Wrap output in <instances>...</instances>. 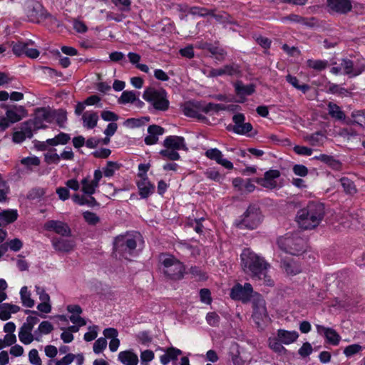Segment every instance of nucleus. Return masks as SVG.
I'll use <instances>...</instances> for the list:
<instances>
[{
	"label": "nucleus",
	"mask_w": 365,
	"mask_h": 365,
	"mask_svg": "<svg viewBox=\"0 0 365 365\" xmlns=\"http://www.w3.org/2000/svg\"><path fill=\"white\" fill-rule=\"evenodd\" d=\"M242 267L245 272L252 277L263 280L264 284L270 286L273 284L267 275L268 264L263 258L250 249H245L241 254Z\"/></svg>",
	"instance_id": "1"
},
{
	"label": "nucleus",
	"mask_w": 365,
	"mask_h": 365,
	"mask_svg": "<svg viewBox=\"0 0 365 365\" xmlns=\"http://www.w3.org/2000/svg\"><path fill=\"white\" fill-rule=\"evenodd\" d=\"M323 215L324 207L322 205L310 203L306 208L298 212L297 221L302 229H312L319 225Z\"/></svg>",
	"instance_id": "2"
},
{
	"label": "nucleus",
	"mask_w": 365,
	"mask_h": 365,
	"mask_svg": "<svg viewBox=\"0 0 365 365\" xmlns=\"http://www.w3.org/2000/svg\"><path fill=\"white\" fill-rule=\"evenodd\" d=\"M141 240V236L138 232L127 233L118 236L114 241V254L115 257H122L130 259L135 254L137 242Z\"/></svg>",
	"instance_id": "3"
},
{
	"label": "nucleus",
	"mask_w": 365,
	"mask_h": 365,
	"mask_svg": "<svg viewBox=\"0 0 365 365\" xmlns=\"http://www.w3.org/2000/svg\"><path fill=\"white\" fill-rule=\"evenodd\" d=\"M161 269L168 278L178 280L183 277L185 267L178 259L169 254H162L159 257Z\"/></svg>",
	"instance_id": "4"
},
{
	"label": "nucleus",
	"mask_w": 365,
	"mask_h": 365,
	"mask_svg": "<svg viewBox=\"0 0 365 365\" xmlns=\"http://www.w3.org/2000/svg\"><path fill=\"white\" fill-rule=\"evenodd\" d=\"M279 248L286 253L299 255L305 250L306 242L297 235L287 234L277 241Z\"/></svg>",
	"instance_id": "5"
},
{
	"label": "nucleus",
	"mask_w": 365,
	"mask_h": 365,
	"mask_svg": "<svg viewBox=\"0 0 365 365\" xmlns=\"http://www.w3.org/2000/svg\"><path fill=\"white\" fill-rule=\"evenodd\" d=\"M143 98L152 105L155 110L165 111L169 108L168 94L163 88H147L143 92Z\"/></svg>",
	"instance_id": "6"
},
{
	"label": "nucleus",
	"mask_w": 365,
	"mask_h": 365,
	"mask_svg": "<svg viewBox=\"0 0 365 365\" xmlns=\"http://www.w3.org/2000/svg\"><path fill=\"white\" fill-rule=\"evenodd\" d=\"M261 222L262 215L259 209L255 206H250L236 224L239 228L253 230L257 228Z\"/></svg>",
	"instance_id": "7"
},
{
	"label": "nucleus",
	"mask_w": 365,
	"mask_h": 365,
	"mask_svg": "<svg viewBox=\"0 0 365 365\" xmlns=\"http://www.w3.org/2000/svg\"><path fill=\"white\" fill-rule=\"evenodd\" d=\"M252 318L258 327H261L269 320L265 307V302L262 296L257 293H255L253 299Z\"/></svg>",
	"instance_id": "8"
},
{
	"label": "nucleus",
	"mask_w": 365,
	"mask_h": 365,
	"mask_svg": "<svg viewBox=\"0 0 365 365\" xmlns=\"http://www.w3.org/2000/svg\"><path fill=\"white\" fill-rule=\"evenodd\" d=\"M252 287L249 283H245L244 286L240 284L235 285L230 292V297L235 300H240L243 302H247L250 299H253Z\"/></svg>",
	"instance_id": "9"
},
{
	"label": "nucleus",
	"mask_w": 365,
	"mask_h": 365,
	"mask_svg": "<svg viewBox=\"0 0 365 365\" xmlns=\"http://www.w3.org/2000/svg\"><path fill=\"white\" fill-rule=\"evenodd\" d=\"M103 178L102 171L96 170L93 173V179L91 180L88 177L84 178L81 180L82 192L87 195L91 196L96 192L99 186V182Z\"/></svg>",
	"instance_id": "10"
},
{
	"label": "nucleus",
	"mask_w": 365,
	"mask_h": 365,
	"mask_svg": "<svg viewBox=\"0 0 365 365\" xmlns=\"http://www.w3.org/2000/svg\"><path fill=\"white\" fill-rule=\"evenodd\" d=\"M48 123H52V110L44 108L37 109L33 120L34 128H44Z\"/></svg>",
	"instance_id": "11"
},
{
	"label": "nucleus",
	"mask_w": 365,
	"mask_h": 365,
	"mask_svg": "<svg viewBox=\"0 0 365 365\" xmlns=\"http://www.w3.org/2000/svg\"><path fill=\"white\" fill-rule=\"evenodd\" d=\"M341 64L343 74L347 75L349 78L356 77L365 71V63L354 65L352 61L344 58L341 60Z\"/></svg>",
	"instance_id": "12"
},
{
	"label": "nucleus",
	"mask_w": 365,
	"mask_h": 365,
	"mask_svg": "<svg viewBox=\"0 0 365 365\" xmlns=\"http://www.w3.org/2000/svg\"><path fill=\"white\" fill-rule=\"evenodd\" d=\"M280 176V173L277 170H270L264 173L262 178H257L256 182L261 186L273 189L277 186V180Z\"/></svg>",
	"instance_id": "13"
},
{
	"label": "nucleus",
	"mask_w": 365,
	"mask_h": 365,
	"mask_svg": "<svg viewBox=\"0 0 365 365\" xmlns=\"http://www.w3.org/2000/svg\"><path fill=\"white\" fill-rule=\"evenodd\" d=\"M45 230L53 231L56 234L62 236H70L71 231L68 225L59 220H48L44 225Z\"/></svg>",
	"instance_id": "14"
},
{
	"label": "nucleus",
	"mask_w": 365,
	"mask_h": 365,
	"mask_svg": "<svg viewBox=\"0 0 365 365\" xmlns=\"http://www.w3.org/2000/svg\"><path fill=\"white\" fill-rule=\"evenodd\" d=\"M316 329L318 334L324 336L328 344L334 346L339 344L341 336L334 329L319 324L316 325Z\"/></svg>",
	"instance_id": "15"
},
{
	"label": "nucleus",
	"mask_w": 365,
	"mask_h": 365,
	"mask_svg": "<svg viewBox=\"0 0 365 365\" xmlns=\"http://www.w3.org/2000/svg\"><path fill=\"white\" fill-rule=\"evenodd\" d=\"M205 155L208 159L215 160L217 164L226 169L231 170L233 168L232 163L227 159L223 158L222 153L217 148L207 149Z\"/></svg>",
	"instance_id": "16"
},
{
	"label": "nucleus",
	"mask_w": 365,
	"mask_h": 365,
	"mask_svg": "<svg viewBox=\"0 0 365 365\" xmlns=\"http://www.w3.org/2000/svg\"><path fill=\"white\" fill-rule=\"evenodd\" d=\"M245 115L242 113L234 115L232 120L235 123L233 131L239 135H247L252 130V125L250 123H245Z\"/></svg>",
	"instance_id": "17"
},
{
	"label": "nucleus",
	"mask_w": 365,
	"mask_h": 365,
	"mask_svg": "<svg viewBox=\"0 0 365 365\" xmlns=\"http://www.w3.org/2000/svg\"><path fill=\"white\" fill-rule=\"evenodd\" d=\"M157 350H160L163 354L160 356V361L162 365H168L170 361H175L178 357L182 354V351L175 347L171 346L168 348L158 347Z\"/></svg>",
	"instance_id": "18"
},
{
	"label": "nucleus",
	"mask_w": 365,
	"mask_h": 365,
	"mask_svg": "<svg viewBox=\"0 0 365 365\" xmlns=\"http://www.w3.org/2000/svg\"><path fill=\"white\" fill-rule=\"evenodd\" d=\"M11 124L17 123L27 115L25 108L22 106H14L6 109V114Z\"/></svg>",
	"instance_id": "19"
},
{
	"label": "nucleus",
	"mask_w": 365,
	"mask_h": 365,
	"mask_svg": "<svg viewBox=\"0 0 365 365\" xmlns=\"http://www.w3.org/2000/svg\"><path fill=\"white\" fill-rule=\"evenodd\" d=\"M330 10L339 14H346L351 10V0H327Z\"/></svg>",
	"instance_id": "20"
},
{
	"label": "nucleus",
	"mask_w": 365,
	"mask_h": 365,
	"mask_svg": "<svg viewBox=\"0 0 365 365\" xmlns=\"http://www.w3.org/2000/svg\"><path fill=\"white\" fill-rule=\"evenodd\" d=\"M53 247L58 252H69L73 250L76 242L73 240L53 238L51 241Z\"/></svg>",
	"instance_id": "21"
},
{
	"label": "nucleus",
	"mask_w": 365,
	"mask_h": 365,
	"mask_svg": "<svg viewBox=\"0 0 365 365\" xmlns=\"http://www.w3.org/2000/svg\"><path fill=\"white\" fill-rule=\"evenodd\" d=\"M235 88L238 103H243L247 96H250L255 92V86L252 84L245 85L240 81L235 84Z\"/></svg>",
	"instance_id": "22"
},
{
	"label": "nucleus",
	"mask_w": 365,
	"mask_h": 365,
	"mask_svg": "<svg viewBox=\"0 0 365 365\" xmlns=\"http://www.w3.org/2000/svg\"><path fill=\"white\" fill-rule=\"evenodd\" d=\"M165 148H170L175 150H186L187 146L185 138L178 135H170L165 138L163 142Z\"/></svg>",
	"instance_id": "23"
},
{
	"label": "nucleus",
	"mask_w": 365,
	"mask_h": 365,
	"mask_svg": "<svg viewBox=\"0 0 365 365\" xmlns=\"http://www.w3.org/2000/svg\"><path fill=\"white\" fill-rule=\"evenodd\" d=\"M137 186L139 190V194L142 198H147L155 190V185L152 184L147 177L140 178L137 181Z\"/></svg>",
	"instance_id": "24"
},
{
	"label": "nucleus",
	"mask_w": 365,
	"mask_h": 365,
	"mask_svg": "<svg viewBox=\"0 0 365 365\" xmlns=\"http://www.w3.org/2000/svg\"><path fill=\"white\" fill-rule=\"evenodd\" d=\"M239 73V68L237 65H227L220 68H212L207 74L210 77H217L224 75L233 76Z\"/></svg>",
	"instance_id": "25"
},
{
	"label": "nucleus",
	"mask_w": 365,
	"mask_h": 365,
	"mask_svg": "<svg viewBox=\"0 0 365 365\" xmlns=\"http://www.w3.org/2000/svg\"><path fill=\"white\" fill-rule=\"evenodd\" d=\"M118 102L120 104L135 103L138 108H141L144 105L143 102L138 98L136 93L133 91H123Z\"/></svg>",
	"instance_id": "26"
},
{
	"label": "nucleus",
	"mask_w": 365,
	"mask_h": 365,
	"mask_svg": "<svg viewBox=\"0 0 365 365\" xmlns=\"http://www.w3.org/2000/svg\"><path fill=\"white\" fill-rule=\"evenodd\" d=\"M103 335L105 338L110 339L109 342L110 351H116L120 346V340L118 339V331L114 328H107L104 329Z\"/></svg>",
	"instance_id": "27"
},
{
	"label": "nucleus",
	"mask_w": 365,
	"mask_h": 365,
	"mask_svg": "<svg viewBox=\"0 0 365 365\" xmlns=\"http://www.w3.org/2000/svg\"><path fill=\"white\" fill-rule=\"evenodd\" d=\"M18 217L19 212L16 209H6L0 212V223L4 225L14 223Z\"/></svg>",
	"instance_id": "28"
},
{
	"label": "nucleus",
	"mask_w": 365,
	"mask_h": 365,
	"mask_svg": "<svg viewBox=\"0 0 365 365\" xmlns=\"http://www.w3.org/2000/svg\"><path fill=\"white\" fill-rule=\"evenodd\" d=\"M98 115L94 111H86L82 115L83 125L87 129L94 128L98 121Z\"/></svg>",
	"instance_id": "29"
},
{
	"label": "nucleus",
	"mask_w": 365,
	"mask_h": 365,
	"mask_svg": "<svg viewBox=\"0 0 365 365\" xmlns=\"http://www.w3.org/2000/svg\"><path fill=\"white\" fill-rule=\"evenodd\" d=\"M277 337L282 344H290L298 339L299 334L296 331L279 329L277 332Z\"/></svg>",
	"instance_id": "30"
},
{
	"label": "nucleus",
	"mask_w": 365,
	"mask_h": 365,
	"mask_svg": "<svg viewBox=\"0 0 365 365\" xmlns=\"http://www.w3.org/2000/svg\"><path fill=\"white\" fill-rule=\"evenodd\" d=\"M118 360L125 365H137L139 359L136 354L132 351H123L118 354Z\"/></svg>",
	"instance_id": "31"
},
{
	"label": "nucleus",
	"mask_w": 365,
	"mask_h": 365,
	"mask_svg": "<svg viewBox=\"0 0 365 365\" xmlns=\"http://www.w3.org/2000/svg\"><path fill=\"white\" fill-rule=\"evenodd\" d=\"M20 307L7 303L0 304V319L1 320H7L11 317V314L18 312Z\"/></svg>",
	"instance_id": "32"
},
{
	"label": "nucleus",
	"mask_w": 365,
	"mask_h": 365,
	"mask_svg": "<svg viewBox=\"0 0 365 365\" xmlns=\"http://www.w3.org/2000/svg\"><path fill=\"white\" fill-rule=\"evenodd\" d=\"M313 159L320 160L327 164L329 166H330L331 168L334 170H339L341 167V163L331 155L321 154L319 155L314 156Z\"/></svg>",
	"instance_id": "33"
},
{
	"label": "nucleus",
	"mask_w": 365,
	"mask_h": 365,
	"mask_svg": "<svg viewBox=\"0 0 365 365\" xmlns=\"http://www.w3.org/2000/svg\"><path fill=\"white\" fill-rule=\"evenodd\" d=\"M19 338L24 344H30L34 339L32 334V329L23 325L19 332Z\"/></svg>",
	"instance_id": "34"
},
{
	"label": "nucleus",
	"mask_w": 365,
	"mask_h": 365,
	"mask_svg": "<svg viewBox=\"0 0 365 365\" xmlns=\"http://www.w3.org/2000/svg\"><path fill=\"white\" fill-rule=\"evenodd\" d=\"M149 120V117L131 118L125 120L123 125L128 128L133 129L145 125Z\"/></svg>",
	"instance_id": "35"
},
{
	"label": "nucleus",
	"mask_w": 365,
	"mask_h": 365,
	"mask_svg": "<svg viewBox=\"0 0 365 365\" xmlns=\"http://www.w3.org/2000/svg\"><path fill=\"white\" fill-rule=\"evenodd\" d=\"M282 267L286 273L289 275H295L301 272L300 265L292 259L288 261L284 260L282 262Z\"/></svg>",
	"instance_id": "36"
},
{
	"label": "nucleus",
	"mask_w": 365,
	"mask_h": 365,
	"mask_svg": "<svg viewBox=\"0 0 365 365\" xmlns=\"http://www.w3.org/2000/svg\"><path fill=\"white\" fill-rule=\"evenodd\" d=\"M20 297L22 304L24 307L31 308L34 306L35 302L31 298V294L26 286L21 287L20 290Z\"/></svg>",
	"instance_id": "37"
},
{
	"label": "nucleus",
	"mask_w": 365,
	"mask_h": 365,
	"mask_svg": "<svg viewBox=\"0 0 365 365\" xmlns=\"http://www.w3.org/2000/svg\"><path fill=\"white\" fill-rule=\"evenodd\" d=\"M305 140L313 146H321L325 143L327 137L322 133L317 132L307 135Z\"/></svg>",
	"instance_id": "38"
},
{
	"label": "nucleus",
	"mask_w": 365,
	"mask_h": 365,
	"mask_svg": "<svg viewBox=\"0 0 365 365\" xmlns=\"http://www.w3.org/2000/svg\"><path fill=\"white\" fill-rule=\"evenodd\" d=\"M33 133L30 128H24L21 130L15 131L13 133V141L16 143H22L26 138H31Z\"/></svg>",
	"instance_id": "39"
},
{
	"label": "nucleus",
	"mask_w": 365,
	"mask_h": 365,
	"mask_svg": "<svg viewBox=\"0 0 365 365\" xmlns=\"http://www.w3.org/2000/svg\"><path fill=\"white\" fill-rule=\"evenodd\" d=\"M67 120L66 113L62 110H52V123H56L59 127L64 128Z\"/></svg>",
	"instance_id": "40"
},
{
	"label": "nucleus",
	"mask_w": 365,
	"mask_h": 365,
	"mask_svg": "<svg viewBox=\"0 0 365 365\" xmlns=\"http://www.w3.org/2000/svg\"><path fill=\"white\" fill-rule=\"evenodd\" d=\"M286 80L294 88L301 91L304 93H306L310 89V87L307 84H299L297 78L290 74L286 76Z\"/></svg>",
	"instance_id": "41"
},
{
	"label": "nucleus",
	"mask_w": 365,
	"mask_h": 365,
	"mask_svg": "<svg viewBox=\"0 0 365 365\" xmlns=\"http://www.w3.org/2000/svg\"><path fill=\"white\" fill-rule=\"evenodd\" d=\"M31 45H33V42L31 41L26 42L19 41L18 43L13 44L12 50L16 56H20L24 55L27 46Z\"/></svg>",
	"instance_id": "42"
},
{
	"label": "nucleus",
	"mask_w": 365,
	"mask_h": 365,
	"mask_svg": "<svg viewBox=\"0 0 365 365\" xmlns=\"http://www.w3.org/2000/svg\"><path fill=\"white\" fill-rule=\"evenodd\" d=\"M73 201L79 205H93L96 203V200L93 197H90L89 199L86 198L83 195L75 194L72 197Z\"/></svg>",
	"instance_id": "43"
},
{
	"label": "nucleus",
	"mask_w": 365,
	"mask_h": 365,
	"mask_svg": "<svg viewBox=\"0 0 365 365\" xmlns=\"http://www.w3.org/2000/svg\"><path fill=\"white\" fill-rule=\"evenodd\" d=\"M307 65L308 67L314 70L322 71L327 68L328 62L323 60L309 59L307 61Z\"/></svg>",
	"instance_id": "44"
},
{
	"label": "nucleus",
	"mask_w": 365,
	"mask_h": 365,
	"mask_svg": "<svg viewBox=\"0 0 365 365\" xmlns=\"http://www.w3.org/2000/svg\"><path fill=\"white\" fill-rule=\"evenodd\" d=\"M329 113L333 117L339 120L344 119L345 115L341 110L340 108L332 103H329Z\"/></svg>",
	"instance_id": "45"
},
{
	"label": "nucleus",
	"mask_w": 365,
	"mask_h": 365,
	"mask_svg": "<svg viewBox=\"0 0 365 365\" xmlns=\"http://www.w3.org/2000/svg\"><path fill=\"white\" fill-rule=\"evenodd\" d=\"M362 350L363 347L361 345L358 344H354L345 347L343 353L346 357H351L354 355L359 353Z\"/></svg>",
	"instance_id": "46"
},
{
	"label": "nucleus",
	"mask_w": 365,
	"mask_h": 365,
	"mask_svg": "<svg viewBox=\"0 0 365 365\" xmlns=\"http://www.w3.org/2000/svg\"><path fill=\"white\" fill-rule=\"evenodd\" d=\"M119 168L118 165L116 163L109 161L108 162L106 167L103 168L102 173L107 178L112 177L115 172Z\"/></svg>",
	"instance_id": "47"
},
{
	"label": "nucleus",
	"mask_w": 365,
	"mask_h": 365,
	"mask_svg": "<svg viewBox=\"0 0 365 365\" xmlns=\"http://www.w3.org/2000/svg\"><path fill=\"white\" fill-rule=\"evenodd\" d=\"M160 154L163 157L171 160H177L180 158L178 151L170 148H165V149L160 150Z\"/></svg>",
	"instance_id": "48"
},
{
	"label": "nucleus",
	"mask_w": 365,
	"mask_h": 365,
	"mask_svg": "<svg viewBox=\"0 0 365 365\" xmlns=\"http://www.w3.org/2000/svg\"><path fill=\"white\" fill-rule=\"evenodd\" d=\"M26 314H31V315L27 317L26 322L24 325L33 329L34 325L39 321L38 313L36 311L26 310Z\"/></svg>",
	"instance_id": "49"
},
{
	"label": "nucleus",
	"mask_w": 365,
	"mask_h": 365,
	"mask_svg": "<svg viewBox=\"0 0 365 365\" xmlns=\"http://www.w3.org/2000/svg\"><path fill=\"white\" fill-rule=\"evenodd\" d=\"M269 346L275 352L282 354L286 351L285 348L282 346V342L278 339H269Z\"/></svg>",
	"instance_id": "50"
},
{
	"label": "nucleus",
	"mask_w": 365,
	"mask_h": 365,
	"mask_svg": "<svg viewBox=\"0 0 365 365\" xmlns=\"http://www.w3.org/2000/svg\"><path fill=\"white\" fill-rule=\"evenodd\" d=\"M341 184L344 191L349 194H354L356 192V187L354 182L346 178L341 179Z\"/></svg>",
	"instance_id": "51"
},
{
	"label": "nucleus",
	"mask_w": 365,
	"mask_h": 365,
	"mask_svg": "<svg viewBox=\"0 0 365 365\" xmlns=\"http://www.w3.org/2000/svg\"><path fill=\"white\" fill-rule=\"evenodd\" d=\"M21 163L27 168H31L32 166H38L40 164V159L35 156L31 155L26 158H24L21 160Z\"/></svg>",
	"instance_id": "52"
},
{
	"label": "nucleus",
	"mask_w": 365,
	"mask_h": 365,
	"mask_svg": "<svg viewBox=\"0 0 365 365\" xmlns=\"http://www.w3.org/2000/svg\"><path fill=\"white\" fill-rule=\"evenodd\" d=\"M88 329V331L84 334L83 339L86 341H91L98 336V327L96 325L90 326Z\"/></svg>",
	"instance_id": "53"
},
{
	"label": "nucleus",
	"mask_w": 365,
	"mask_h": 365,
	"mask_svg": "<svg viewBox=\"0 0 365 365\" xmlns=\"http://www.w3.org/2000/svg\"><path fill=\"white\" fill-rule=\"evenodd\" d=\"M107 346L106 338L101 337L98 339L93 344V351L96 354L101 353Z\"/></svg>",
	"instance_id": "54"
},
{
	"label": "nucleus",
	"mask_w": 365,
	"mask_h": 365,
	"mask_svg": "<svg viewBox=\"0 0 365 365\" xmlns=\"http://www.w3.org/2000/svg\"><path fill=\"white\" fill-rule=\"evenodd\" d=\"M35 291L41 302H51L50 296L43 287L36 285L35 286Z\"/></svg>",
	"instance_id": "55"
},
{
	"label": "nucleus",
	"mask_w": 365,
	"mask_h": 365,
	"mask_svg": "<svg viewBox=\"0 0 365 365\" xmlns=\"http://www.w3.org/2000/svg\"><path fill=\"white\" fill-rule=\"evenodd\" d=\"M183 113L188 117H195L197 115V110L192 103L187 102L183 106Z\"/></svg>",
	"instance_id": "56"
},
{
	"label": "nucleus",
	"mask_w": 365,
	"mask_h": 365,
	"mask_svg": "<svg viewBox=\"0 0 365 365\" xmlns=\"http://www.w3.org/2000/svg\"><path fill=\"white\" fill-rule=\"evenodd\" d=\"M154 352L151 350H145L140 353L141 365H148V364L154 359Z\"/></svg>",
	"instance_id": "57"
},
{
	"label": "nucleus",
	"mask_w": 365,
	"mask_h": 365,
	"mask_svg": "<svg viewBox=\"0 0 365 365\" xmlns=\"http://www.w3.org/2000/svg\"><path fill=\"white\" fill-rule=\"evenodd\" d=\"M76 358V355L73 354H68L60 360L53 361L54 365H69L71 364Z\"/></svg>",
	"instance_id": "58"
},
{
	"label": "nucleus",
	"mask_w": 365,
	"mask_h": 365,
	"mask_svg": "<svg viewBox=\"0 0 365 365\" xmlns=\"http://www.w3.org/2000/svg\"><path fill=\"white\" fill-rule=\"evenodd\" d=\"M29 362L33 365H41V359L36 349H33L29 353Z\"/></svg>",
	"instance_id": "59"
},
{
	"label": "nucleus",
	"mask_w": 365,
	"mask_h": 365,
	"mask_svg": "<svg viewBox=\"0 0 365 365\" xmlns=\"http://www.w3.org/2000/svg\"><path fill=\"white\" fill-rule=\"evenodd\" d=\"M101 118L105 121L115 123L119 118L118 115L110 110H103L101 113Z\"/></svg>",
	"instance_id": "60"
},
{
	"label": "nucleus",
	"mask_w": 365,
	"mask_h": 365,
	"mask_svg": "<svg viewBox=\"0 0 365 365\" xmlns=\"http://www.w3.org/2000/svg\"><path fill=\"white\" fill-rule=\"evenodd\" d=\"M44 158L45 161L48 164H57L60 162V155L53 151L45 153Z\"/></svg>",
	"instance_id": "61"
},
{
	"label": "nucleus",
	"mask_w": 365,
	"mask_h": 365,
	"mask_svg": "<svg viewBox=\"0 0 365 365\" xmlns=\"http://www.w3.org/2000/svg\"><path fill=\"white\" fill-rule=\"evenodd\" d=\"M200 299L201 302L208 305L210 304L212 302L210 291L208 289H202L200 291Z\"/></svg>",
	"instance_id": "62"
},
{
	"label": "nucleus",
	"mask_w": 365,
	"mask_h": 365,
	"mask_svg": "<svg viewBox=\"0 0 365 365\" xmlns=\"http://www.w3.org/2000/svg\"><path fill=\"white\" fill-rule=\"evenodd\" d=\"M293 150L299 155L310 156L313 153L312 148L306 146L295 145Z\"/></svg>",
	"instance_id": "63"
},
{
	"label": "nucleus",
	"mask_w": 365,
	"mask_h": 365,
	"mask_svg": "<svg viewBox=\"0 0 365 365\" xmlns=\"http://www.w3.org/2000/svg\"><path fill=\"white\" fill-rule=\"evenodd\" d=\"M205 175L208 179L216 182H220L222 179L220 173L215 169L207 170Z\"/></svg>",
	"instance_id": "64"
}]
</instances>
